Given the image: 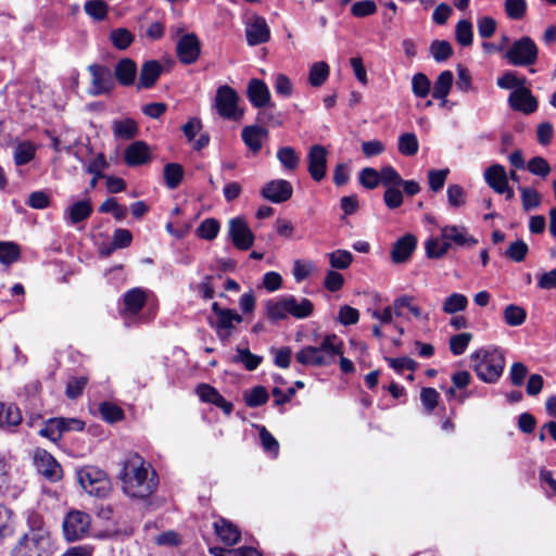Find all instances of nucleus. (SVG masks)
I'll return each instance as SVG.
<instances>
[{
	"label": "nucleus",
	"instance_id": "nucleus-31",
	"mask_svg": "<svg viewBox=\"0 0 556 556\" xmlns=\"http://www.w3.org/2000/svg\"><path fill=\"white\" fill-rule=\"evenodd\" d=\"M22 421L20 408L14 404H0V427H16Z\"/></svg>",
	"mask_w": 556,
	"mask_h": 556
},
{
	"label": "nucleus",
	"instance_id": "nucleus-56",
	"mask_svg": "<svg viewBox=\"0 0 556 556\" xmlns=\"http://www.w3.org/2000/svg\"><path fill=\"white\" fill-rule=\"evenodd\" d=\"M412 301H413V298L406 296V295L395 299L393 302L394 314L396 316H402L403 315L402 308L406 307L416 318H421L422 313H421L420 307L417 305H414L412 303Z\"/></svg>",
	"mask_w": 556,
	"mask_h": 556
},
{
	"label": "nucleus",
	"instance_id": "nucleus-17",
	"mask_svg": "<svg viewBox=\"0 0 556 556\" xmlns=\"http://www.w3.org/2000/svg\"><path fill=\"white\" fill-rule=\"evenodd\" d=\"M177 56L184 64L194 63L200 55V41L194 34L182 36L177 42Z\"/></svg>",
	"mask_w": 556,
	"mask_h": 556
},
{
	"label": "nucleus",
	"instance_id": "nucleus-3",
	"mask_svg": "<svg viewBox=\"0 0 556 556\" xmlns=\"http://www.w3.org/2000/svg\"><path fill=\"white\" fill-rule=\"evenodd\" d=\"M342 354V340L336 334H328L317 346H303L295 354V359L304 366L321 367L331 365L336 357Z\"/></svg>",
	"mask_w": 556,
	"mask_h": 556
},
{
	"label": "nucleus",
	"instance_id": "nucleus-62",
	"mask_svg": "<svg viewBox=\"0 0 556 556\" xmlns=\"http://www.w3.org/2000/svg\"><path fill=\"white\" fill-rule=\"evenodd\" d=\"M359 182L366 189H375L380 184V172L371 167H365L359 173Z\"/></svg>",
	"mask_w": 556,
	"mask_h": 556
},
{
	"label": "nucleus",
	"instance_id": "nucleus-28",
	"mask_svg": "<svg viewBox=\"0 0 556 556\" xmlns=\"http://www.w3.org/2000/svg\"><path fill=\"white\" fill-rule=\"evenodd\" d=\"M214 529L218 538L227 545H235L240 539L238 528L226 519H218L214 522Z\"/></svg>",
	"mask_w": 556,
	"mask_h": 556
},
{
	"label": "nucleus",
	"instance_id": "nucleus-41",
	"mask_svg": "<svg viewBox=\"0 0 556 556\" xmlns=\"http://www.w3.org/2000/svg\"><path fill=\"white\" fill-rule=\"evenodd\" d=\"M425 248L429 258H441L448 251V244L445 240H442V235L440 237L429 238L425 243Z\"/></svg>",
	"mask_w": 556,
	"mask_h": 556
},
{
	"label": "nucleus",
	"instance_id": "nucleus-59",
	"mask_svg": "<svg viewBox=\"0 0 556 556\" xmlns=\"http://www.w3.org/2000/svg\"><path fill=\"white\" fill-rule=\"evenodd\" d=\"M256 121L260 124L258 126H280L282 124V119L280 114H276L271 108V105L267 109L262 108L258 111Z\"/></svg>",
	"mask_w": 556,
	"mask_h": 556
},
{
	"label": "nucleus",
	"instance_id": "nucleus-19",
	"mask_svg": "<svg viewBox=\"0 0 556 556\" xmlns=\"http://www.w3.org/2000/svg\"><path fill=\"white\" fill-rule=\"evenodd\" d=\"M247 41L250 46H257L269 40L270 30L264 17L254 16L245 28Z\"/></svg>",
	"mask_w": 556,
	"mask_h": 556
},
{
	"label": "nucleus",
	"instance_id": "nucleus-21",
	"mask_svg": "<svg viewBox=\"0 0 556 556\" xmlns=\"http://www.w3.org/2000/svg\"><path fill=\"white\" fill-rule=\"evenodd\" d=\"M248 98L253 106L262 109L270 104V92L261 79H251L248 85Z\"/></svg>",
	"mask_w": 556,
	"mask_h": 556
},
{
	"label": "nucleus",
	"instance_id": "nucleus-53",
	"mask_svg": "<svg viewBox=\"0 0 556 556\" xmlns=\"http://www.w3.org/2000/svg\"><path fill=\"white\" fill-rule=\"evenodd\" d=\"M472 339V334L469 332H463L450 338V350L453 355H462Z\"/></svg>",
	"mask_w": 556,
	"mask_h": 556
},
{
	"label": "nucleus",
	"instance_id": "nucleus-48",
	"mask_svg": "<svg viewBox=\"0 0 556 556\" xmlns=\"http://www.w3.org/2000/svg\"><path fill=\"white\" fill-rule=\"evenodd\" d=\"M21 255L20 248L14 242H0V263L11 265L16 262Z\"/></svg>",
	"mask_w": 556,
	"mask_h": 556
},
{
	"label": "nucleus",
	"instance_id": "nucleus-30",
	"mask_svg": "<svg viewBox=\"0 0 556 556\" xmlns=\"http://www.w3.org/2000/svg\"><path fill=\"white\" fill-rule=\"evenodd\" d=\"M112 131L115 138L129 140L137 136L139 129L137 123L134 119L125 118L113 121Z\"/></svg>",
	"mask_w": 556,
	"mask_h": 556
},
{
	"label": "nucleus",
	"instance_id": "nucleus-13",
	"mask_svg": "<svg viewBox=\"0 0 556 556\" xmlns=\"http://www.w3.org/2000/svg\"><path fill=\"white\" fill-rule=\"evenodd\" d=\"M34 463L37 470L47 479L58 481L62 478V468L55 458L43 448H36Z\"/></svg>",
	"mask_w": 556,
	"mask_h": 556
},
{
	"label": "nucleus",
	"instance_id": "nucleus-18",
	"mask_svg": "<svg viewBox=\"0 0 556 556\" xmlns=\"http://www.w3.org/2000/svg\"><path fill=\"white\" fill-rule=\"evenodd\" d=\"M308 172L315 181H320L326 175L327 151L323 146L315 144L308 152Z\"/></svg>",
	"mask_w": 556,
	"mask_h": 556
},
{
	"label": "nucleus",
	"instance_id": "nucleus-64",
	"mask_svg": "<svg viewBox=\"0 0 556 556\" xmlns=\"http://www.w3.org/2000/svg\"><path fill=\"white\" fill-rule=\"evenodd\" d=\"M528 170L541 177H546L551 172L548 162L542 156L532 157L527 164Z\"/></svg>",
	"mask_w": 556,
	"mask_h": 556
},
{
	"label": "nucleus",
	"instance_id": "nucleus-50",
	"mask_svg": "<svg viewBox=\"0 0 556 556\" xmlns=\"http://www.w3.org/2000/svg\"><path fill=\"white\" fill-rule=\"evenodd\" d=\"M504 10H505L506 15L510 20L519 21L526 15L527 1L526 0H505Z\"/></svg>",
	"mask_w": 556,
	"mask_h": 556
},
{
	"label": "nucleus",
	"instance_id": "nucleus-49",
	"mask_svg": "<svg viewBox=\"0 0 556 556\" xmlns=\"http://www.w3.org/2000/svg\"><path fill=\"white\" fill-rule=\"evenodd\" d=\"M430 53L437 62H444L453 54V48L446 40H434L430 45Z\"/></svg>",
	"mask_w": 556,
	"mask_h": 556
},
{
	"label": "nucleus",
	"instance_id": "nucleus-40",
	"mask_svg": "<svg viewBox=\"0 0 556 556\" xmlns=\"http://www.w3.org/2000/svg\"><path fill=\"white\" fill-rule=\"evenodd\" d=\"M522 208L525 212L538 208L542 202L541 194L533 188L519 186Z\"/></svg>",
	"mask_w": 556,
	"mask_h": 556
},
{
	"label": "nucleus",
	"instance_id": "nucleus-20",
	"mask_svg": "<svg viewBox=\"0 0 556 556\" xmlns=\"http://www.w3.org/2000/svg\"><path fill=\"white\" fill-rule=\"evenodd\" d=\"M417 245V239L414 235L407 233L400 238L392 248L391 257L396 264L406 262Z\"/></svg>",
	"mask_w": 556,
	"mask_h": 556
},
{
	"label": "nucleus",
	"instance_id": "nucleus-38",
	"mask_svg": "<svg viewBox=\"0 0 556 556\" xmlns=\"http://www.w3.org/2000/svg\"><path fill=\"white\" fill-rule=\"evenodd\" d=\"M468 305V299L462 293H452L448 295L442 305V309L445 314H455L466 309Z\"/></svg>",
	"mask_w": 556,
	"mask_h": 556
},
{
	"label": "nucleus",
	"instance_id": "nucleus-61",
	"mask_svg": "<svg viewBox=\"0 0 556 556\" xmlns=\"http://www.w3.org/2000/svg\"><path fill=\"white\" fill-rule=\"evenodd\" d=\"M85 11L97 21H102L108 14V4L102 0H88L85 3Z\"/></svg>",
	"mask_w": 556,
	"mask_h": 556
},
{
	"label": "nucleus",
	"instance_id": "nucleus-29",
	"mask_svg": "<svg viewBox=\"0 0 556 556\" xmlns=\"http://www.w3.org/2000/svg\"><path fill=\"white\" fill-rule=\"evenodd\" d=\"M92 213V205L89 200H81L68 206L64 212V217L71 224H78L87 219Z\"/></svg>",
	"mask_w": 556,
	"mask_h": 556
},
{
	"label": "nucleus",
	"instance_id": "nucleus-52",
	"mask_svg": "<svg viewBox=\"0 0 556 556\" xmlns=\"http://www.w3.org/2000/svg\"><path fill=\"white\" fill-rule=\"evenodd\" d=\"M472 25L467 20H462L456 24L455 37L459 45L468 47L472 43Z\"/></svg>",
	"mask_w": 556,
	"mask_h": 556
},
{
	"label": "nucleus",
	"instance_id": "nucleus-26",
	"mask_svg": "<svg viewBox=\"0 0 556 556\" xmlns=\"http://www.w3.org/2000/svg\"><path fill=\"white\" fill-rule=\"evenodd\" d=\"M288 314L298 319H304L312 315L314 304L306 298L298 299L294 295H286Z\"/></svg>",
	"mask_w": 556,
	"mask_h": 556
},
{
	"label": "nucleus",
	"instance_id": "nucleus-9",
	"mask_svg": "<svg viewBox=\"0 0 556 556\" xmlns=\"http://www.w3.org/2000/svg\"><path fill=\"white\" fill-rule=\"evenodd\" d=\"M91 525V518L88 514L80 510L70 511L63 520L64 538L68 542L84 539Z\"/></svg>",
	"mask_w": 556,
	"mask_h": 556
},
{
	"label": "nucleus",
	"instance_id": "nucleus-35",
	"mask_svg": "<svg viewBox=\"0 0 556 556\" xmlns=\"http://www.w3.org/2000/svg\"><path fill=\"white\" fill-rule=\"evenodd\" d=\"M36 153V148L30 141L20 142L13 152V159L17 166L29 163Z\"/></svg>",
	"mask_w": 556,
	"mask_h": 556
},
{
	"label": "nucleus",
	"instance_id": "nucleus-63",
	"mask_svg": "<svg viewBox=\"0 0 556 556\" xmlns=\"http://www.w3.org/2000/svg\"><path fill=\"white\" fill-rule=\"evenodd\" d=\"M329 261L333 268L345 269L351 265L353 255L349 251L337 250L329 254Z\"/></svg>",
	"mask_w": 556,
	"mask_h": 556
},
{
	"label": "nucleus",
	"instance_id": "nucleus-47",
	"mask_svg": "<svg viewBox=\"0 0 556 556\" xmlns=\"http://www.w3.org/2000/svg\"><path fill=\"white\" fill-rule=\"evenodd\" d=\"M134 35L126 28H116L111 31L110 39L118 50L127 49L134 41Z\"/></svg>",
	"mask_w": 556,
	"mask_h": 556
},
{
	"label": "nucleus",
	"instance_id": "nucleus-8",
	"mask_svg": "<svg viewBox=\"0 0 556 556\" xmlns=\"http://www.w3.org/2000/svg\"><path fill=\"white\" fill-rule=\"evenodd\" d=\"M504 58L514 66H532L539 59V48L532 38L523 36L510 45Z\"/></svg>",
	"mask_w": 556,
	"mask_h": 556
},
{
	"label": "nucleus",
	"instance_id": "nucleus-6",
	"mask_svg": "<svg viewBox=\"0 0 556 556\" xmlns=\"http://www.w3.org/2000/svg\"><path fill=\"white\" fill-rule=\"evenodd\" d=\"M212 312L215 318H208L210 326L215 330L217 338L227 343L237 328V324L242 323L243 318L235 309L223 308L217 302L212 304Z\"/></svg>",
	"mask_w": 556,
	"mask_h": 556
},
{
	"label": "nucleus",
	"instance_id": "nucleus-25",
	"mask_svg": "<svg viewBox=\"0 0 556 556\" xmlns=\"http://www.w3.org/2000/svg\"><path fill=\"white\" fill-rule=\"evenodd\" d=\"M484 179L496 193L503 191V188L508 185V175L501 164H493L488 167L484 172Z\"/></svg>",
	"mask_w": 556,
	"mask_h": 556
},
{
	"label": "nucleus",
	"instance_id": "nucleus-10",
	"mask_svg": "<svg viewBox=\"0 0 556 556\" xmlns=\"http://www.w3.org/2000/svg\"><path fill=\"white\" fill-rule=\"evenodd\" d=\"M238 94L232 88L220 86L215 97V108L218 114L227 119L241 118L243 112L238 109Z\"/></svg>",
	"mask_w": 556,
	"mask_h": 556
},
{
	"label": "nucleus",
	"instance_id": "nucleus-36",
	"mask_svg": "<svg viewBox=\"0 0 556 556\" xmlns=\"http://www.w3.org/2000/svg\"><path fill=\"white\" fill-rule=\"evenodd\" d=\"M399 152L405 156H414L419 149L417 136L414 132H404L399 137Z\"/></svg>",
	"mask_w": 556,
	"mask_h": 556
},
{
	"label": "nucleus",
	"instance_id": "nucleus-46",
	"mask_svg": "<svg viewBox=\"0 0 556 556\" xmlns=\"http://www.w3.org/2000/svg\"><path fill=\"white\" fill-rule=\"evenodd\" d=\"M527 317L526 311L515 304H509L504 309L505 323L511 327L520 326L525 323Z\"/></svg>",
	"mask_w": 556,
	"mask_h": 556
},
{
	"label": "nucleus",
	"instance_id": "nucleus-32",
	"mask_svg": "<svg viewBox=\"0 0 556 556\" xmlns=\"http://www.w3.org/2000/svg\"><path fill=\"white\" fill-rule=\"evenodd\" d=\"M233 363H239L249 371L255 370L263 362V357L251 353L248 348H236V355L232 357Z\"/></svg>",
	"mask_w": 556,
	"mask_h": 556
},
{
	"label": "nucleus",
	"instance_id": "nucleus-12",
	"mask_svg": "<svg viewBox=\"0 0 556 556\" xmlns=\"http://www.w3.org/2000/svg\"><path fill=\"white\" fill-rule=\"evenodd\" d=\"M91 74L90 94L100 96L109 93L114 87V78L109 67L92 64L88 67Z\"/></svg>",
	"mask_w": 556,
	"mask_h": 556
},
{
	"label": "nucleus",
	"instance_id": "nucleus-39",
	"mask_svg": "<svg viewBox=\"0 0 556 556\" xmlns=\"http://www.w3.org/2000/svg\"><path fill=\"white\" fill-rule=\"evenodd\" d=\"M497 86L502 89H519L526 88L527 78L525 76H519L516 72L506 71L501 77L497 78Z\"/></svg>",
	"mask_w": 556,
	"mask_h": 556
},
{
	"label": "nucleus",
	"instance_id": "nucleus-58",
	"mask_svg": "<svg viewBox=\"0 0 556 556\" xmlns=\"http://www.w3.org/2000/svg\"><path fill=\"white\" fill-rule=\"evenodd\" d=\"M101 417L108 422H115L124 417V413L121 407L111 402H103L99 407Z\"/></svg>",
	"mask_w": 556,
	"mask_h": 556
},
{
	"label": "nucleus",
	"instance_id": "nucleus-7",
	"mask_svg": "<svg viewBox=\"0 0 556 556\" xmlns=\"http://www.w3.org/2000/svg\"><path fill=\"white\" fill-rule=\"evenodd\" d=\"M148 293L142 288H132L123 296V305L119 307V314L124 319L126 327H131L137 323H148L151 317H138L139 313L147 303Z\"/></svg>",
	"mask_w": 556,
	"mask_h": 556
},
{
	"label": "nucleus",
	"instance_id": "nucleus-43",
	"mask_svg": "<svg viewBox=\"0 0 556 556\" xmlns=\"http://www.w3.org/2000/svg\"><path fill=\"white\" fill-rule=\"evenodd\" d=\"M269 399L267 390L262 386H256L244 392V402L249 407H257L265 404Z\"/></svg>",
	"mask_w": 556,
	"mask_h": 556
},
{
	"label": "nucleus",
	"instance_id": "nucleus-4",
	"mask_svg": "<svg viewBox=\"0 0 556 556\" xmlns=\"http://www.w3.org/2000/svg\"><path fill=\"white\" fill-rule=\"evenodd\" d=\"M471 368L486 383H495L505 367V357L498 349H480L470 355Z\"/></svg>",
	"mask_w": 556,
	"mask_h": 556
},
{
	"label": "nucleus",
	"instance_id": "nucleus-27",
	"mask_svg": "<svg viewBox=\"0 0 556 556\" xmlns=\"http://www.w3.org/2000/svg\"><path fill=\"white\" fill-rule=\"evenodd\" d=\"M114 73L121 85L130 86L136 78L137 65L131 59L125 58L116 64Z\"/></svg>",
	"mask_w": 556,
	"mask_h": 556
},
{
	"label": "nucleus",
	"instance_id": "nucleus-24",
	"mask_svg": "<svg viewBox=\"0 0 556 556\" xmlns=\"http://www.w3.org/2000/svg\"><path fill=\"white\" fill-rule=\"evenodd\" d=\"M163 72V66L156 60H150L142 64L138 88H151Z\"/></svg>",
	"mask_w": 556,
	"mask_h": 556
},
{
	"label": "nucleus",
	"instance_id": "nucleus-37",
	"mask_svg": "<svg viewBox=\"0 0 556 556\" xmlns=\"http://www.w3.org/2000/svg\"><path fill=\"white\" fill-rule=\"evenodd\" d=\"M329 73L330 68L326 62H316L309 68L308 81L313 87H320L327 80Z\"/></svg>",
	"mask_w": 556,
	"mask_h": 556
},
{
	"label": "nucleus",
	"instance_id": "nucleus-22",
	"mask_svg": "<svg viewBox=\"0 0 556 556\" xmlns=\"http://www.w3.org/2000/svg\"><path fill=\"white\" fill-rule=\"evenodd\" d=\"M150 161V148L144 141H135L125 150V162L129 166L142 165Z\"/></svg>",
	"mask_w": 556,
	"mask_h": 556
},
{
	"label": "nucleus",
	"instance_id": "nucleus-15",
	"mask_svg": "<svg viewBox=\"0 0 556 556\" xmlns=\"http://www.w3.org/2000/svg\"><path fill=\"white\" fill-rule=\"evenodd\" d=\"M508 104L514 111L531 114L538 110V100L529 88L514 90L508 97Z\"/></svg>",
	"mask_w": 556,
	"mask_h": 556
},
{
	"label": "nucleus",
	"instance_id": "nucleus-33",
	"mask_svg": "<svg viewBox=\"0 0 556 556\" xmlns=\"http://www.w3.org/2000/svg\"><path fill=\"white\" fill-rule=\"evenodd\" d=\"M453 73L451 71H443L434 81L432 97L437 100H444L447 98L453 85Z\"/></svg>",
	"mask_w": 556,
	"mask_h": 556
},
{
	"label": "nucleus",
	"instance_id": "nucleus-16",
	"mask_svg": "<svg viewBox=\"0 0 556 556\" xmlns=\"http://www.w3.org/2000/svg\"><path fill=\"white\" fill-rule=\"evenodd\" d=\"M442 240L448 244V249L452 244L462 248L471 249L478 244V240L470 236L465 227L457 226H445L441 229Z\"/></svg>",
	"mask_w": 556,
	"mask_h": 556
},
{
	"label": "nucleus",
	"instance_id": "nucleus-34",
	"mask_svg": "<svg viewBox=\"0 0 556 556\" xmlns=\"http://www.w3.org/2000/svg\"><path fill=\"white\" fill-rule=\"evenodd\" d=\"M265 308H266L267 317L271 321H278V320L285 319L289 315L286 296L268 300L265 303Z\"/></svg>",
	"mask_w": 556,
	"mask_h": 556
},
{
	"label": "nucleus",
	"instance_id": "nucleus-60",
	"mask_svg": "<svg viewBox=\"0 0 556 556\" xmlns=\"http://www.w3.org/2000/svg\"><path fill=\"white\" fill-rule=\"evenodd\" d=\"M197 231L200 238L213 240L218 235L219 223L215 218H206L200 224Z\"/></svg>",
	"mask_w": 556,
	"mask_h": 556
},
{
	"label": "nucleus",
	"instance_id": "nucleus-1",
	"mask_svg": "<svg viewBox=\"0 0 556 556\" xmlns=\"http://www.w3.org/2000/svg\"><path fill=\"white\" fill-rule=\"evenodd\" d=\"M119 479L123 492L131 498L139 500L153 494L159 483L157 475L151 465L136 453L128 455L124 460Z\"/></svg>",
	"mask_w": 556,
	"mask_h": 556
},
{
	"label": "nucleus",
	"instance_id": "nucleus-11",
	"mask_svg": "<svg viewBox=\"0 0 556 556\" xmlns=\"http://www.w3.org/2000/svg\"><path fill=\"white\" fill-rule=\"evenodd\" d=\"M228 237L238 250L247 251L254 243V235L242 217H235L229 220Z\"/></svg>",
	"mask_w": 556,
	"mask_h": 556
},
{
	"label": "nucleus",
	"instance_id": "nucleus-51",
	"mask_svg": "<svg viewBox=\"0 0 556 556\" xmlns=\"http://www.w3.org/2000/svg\"><path fill=\"white\" fill-rule=\"evenodd\" d=\"M431 89L429 78L422 74L417 73L412 78V91L417 98H426Z\"/></svg>",
	"mask_w": 556,
	"mask_h": 556
},
{
	"label": "nucleus",
	"instance_id": "nucleus-45",
	"mask_svg": "<svg viewBox=\"0 0 556 556\" xmlns=\"http://www.w3.org/2000/svg\"><path fill=\"white\" fill-rule=\"evenodd\" d=\"M63 425V418H50L45 421L43 427L39 430V434L43 438H47L53 442H56L61 437V428Z\"/></svg>",
	"mask_w": 556,
	"mask_h": 556
},
{
	"label": "nucleus",
	"instance_id": "nucleus-2",
	"mask_svg": "<svg viewBox=\"0 0 556 556\" xmlns=\"http://www.w3.org/2000/svg\"><path fill=\"white\" fill-rule=\"evenodd\" d=\"M28 531L18 540L11 556H49L52 546L50 530L41 515H27Z\"/></svg>",
	"mask_w": 556,
	"mask_h": 556
},
{
	"label": "nucleus",
	"instance_id": "nucleus-23",
	"mask_svg": "<svg viewBox=\"0 0 556 556\" xmlns=\"http://www.w3.org/2000/svg\"><path fill=\"white\" fill-rule=\"evenodd\" d=\"M268 137V131L265 127L258 125H250L243 127L241 138L248 148L257 153L262 149L263 140Z\"/></svg>",
	"mask_w": 556,
	"mask_h": 556
},
{
	"label": "nucleus",
	"instance_id": "nucleus-14",
	"mask_svg": "<svg viewBox=\"0 0 556 556\" xmlns=\"http://www.w3.org/2000/svg\"><path fill=\"white\" fill-rule=\"evenodd\" d=\"M292 185L285 179L270 180L261 189V195L273 203L286 202L292 197Z\"/></svg>",
	"mask_w": 556,
	"mask_h": 556
},
{
	"label": "nucleus",
	"instance_id": "nucleus-57",
	"mask_svg": "<svg viewBox=\"0 0 556 556\" xmlns=\"http://www.w3.org/2000/svg\"><path fill=\"white\" fill-rule=\"evenodd\" d=\"M528 244L523 240L519 239L509 244L508 249L505 252V256H507L514 262L519 263L525 260V257L528 254Z\"/></svg>",
	"mask_w": 556,
	"mask_h": 556
},
{
	"label": "nucleus",
	"instance_id": "nucleus-44",
	"mask_svg": "<svg viewBox=\"0 0 556 556\" xmlns=\"http://www.w3.org/2000/svg\"><path fill=\"white\" fill-rule=\"evenodd\" d=\"M184 176L181 165L177 163H168L164 167V180L169 189H175L179 186Z\"/></svg>",
	"mask_w": 556,
	"mask_h": 556
},
{
	"label": "nucleus",
	"instance_id": "nucleus-54",
	"mask_svg": "<svg viewBox=\"0 0 556 556\" xmlns=\"http://www.w3.org/2000/svg\"><path fill=\"white\" fill-rule=\"evenodd\" d=\"M87 383L88 378L85 376L70 378L65 389L66 396L72 400L79 397Z\"/></svg>",
	"mask_w": 556,
	"mask_h": 556
},
{
	"label": "nucleus",
	"instance_id": "nucleus-5",
	"mask_svg": "<svg viewBox=\"0 0 556 556\" xmlns=\"http://www.w3.org/2000/svg\"><path fill=\"white\" fill-rule=\"evenodd\" d=\"M81 488L91 496L106 497L111 492V481L108 475L96 466H85L77 471Z\"/></svg>",
	"mask_w": 556,
	"mask_h": 556
},
{
	"label": "nucleus",
	"instance_id": "nucleus-42",
	"mask_svg": "<svg viewBox=\"0 0 556 556\" xmlns=\"http://www.w3.org/2000/svg\"><path fill=\"white\" fill-rule=\"evenodd\" d=\"M277 159L288 170H294L300 164V156L291 147H282L277 151Z\"/></svg>",
	"mask_w": 556,
	"mask_h": 556
},
{
	"label": "nucleus",
	"instance_id": "nucleus-55",
	"mask_svg": "<svg viewBox=\"0 0 556 556\" xmlns=\"http://www.w3.org/2000/svg\"><path fill=\"white\" fill-rule=\"evenodd\" d=\"M380 184L386 188L401 187L403 179L392 166L388 165L380 170Z\"/></svg>",
	"mask_w": 556,
	"mask_h": 556
}]
</instances>
